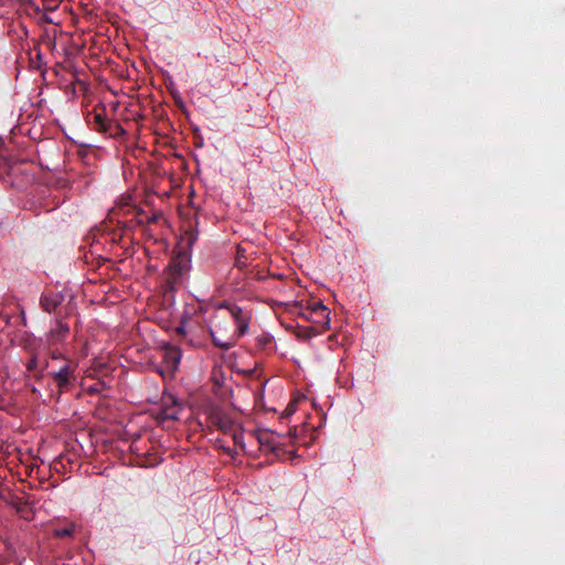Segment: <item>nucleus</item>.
<instances>
[{
  "label": "nucleus",
  "instance_id": "1",
  "mask_svg": "<svg viewBox=\"0 0 565 565\" xmlns=\"http://www.w3.org/2000/svg\"><path fill=\"white\" fill-rule=\"evenodd\" d=\"M249 320L247 311L237 305L222 301L216 306L209 328L213 344L228 350L247 332Z\"/></svg>",
  "mask_w": 565,
  "mask_h": 565
},
{
  "label": "nucleus",
  "instance_id": "2",
  "mask_svg": "<svg viewBox=\"0 0 565 565\" xmlns=\"http://www.w3.org/2000/svg\"><path fill=\"white\" fill-rule=\"evenodd\" d=\"M308 313H303L307 320L316 326L308 329V337H313L330 329V311L321 300H315L306 309Z\"/></svg>",
  "mask_w": 565,
  "mask_h": 565
},
{
  "label": "nucleus",
  "instance_id": "3",
  "mask_svg": "<svg viewBox=\"0 0 565 565\" xmlns=\"http://www.w3.org/2000/svg\"><path fill=\"white\" fill-rule=\"evenodd\" d=\"M206 415L209 423L226 434L233 431V428L237 425L230 413L217 404H211L206 407Z\"/></svg>",
  "mask_w": 565,
  "mask_h": 565
},
{
  "label": "nucleus",
  "instance_id": "4",
  "mask_svg": "<svg viewBox=\"0 0 565 565\" xmlns=\"http://www.w3.org/2000/svg\"><path fill=\"white\" fill-rule=\"evenodd\" d=\"M181 407L178 399L173 395L162 398V406L157 415V420L163 423L166 420H178Z\"/></svg>",
  "mask_w": 565,
  "mask_h": 565
},
{
  "label": "nucleus",
  "instance_id": "5",
  "mask_svg": "<svg viewBox=\"0 0 565 565\" xmlns=\"http://www.w3.org/2000/svg\"><path fill=\"white\" fill-rule=\"evenodd\" d=\"M51 376L55 382L58 394L66 392L74 380V369L68 362H65L57 371L51 372Z\"/></svg>",
  "mask_w": 565,
  "mask_h": 565
},
{
  "label": "nucleus",
  "instance_id": "6",
  "mask_svg": "<svg viewBox=\"0 0 565 565\" xmlns=\"http://www.w3.org/2000/svg\"><path fill=\"white\" fill-rule=\"evenodd\" d=\"M64 300V296L61 292L49 291L44 292L40 298L41 308L45 312H53Z\"/></svg>",
  "mask_w": 565,
  "mask_h": 565
},
{
  "label": "nucleus",
  "instance_id": "7",
  "mask_svg": "<svg viewBox=\"0 0 565 565\" xmlns=\"http://www.w3.org/2000/svg\"><path fill=\"white\" fill-rule=\"evenodd\" d=\"M163 360L168 367L177 369L181 360V350L178 347L166 345L163 348Z\"/></svg>",
  "mask_w": 565,
  "mask_h": 565
},
{
  "label": "nucleus",
  "instance_id": "8",
  "mask_svg": "<svg viewBox=\"0 0 565 565\" xmlns=\"http://www.w3.org/2000/svg\"><path fill=\"white\" fill-rule=\"evenodd\" d=\"M70 328L66 323H63L61 320L56 321V326L49 333V342L51 344L58 343L63 341L68 334Z\"/></svg>",
  "mask_w": 565,
  "mask_h": 565
},
{
  "label": "nucleus",
  "instance_id": "9",
  "mask_svg": "<svg viewBox=\"0 0 565 565\" xmlns=\"http://www.w3.org/2000/svg\"><path fill=\"white\" fill-rule=\"evenodd\" d=\"M277 436H275L271 433H264L259 436V443L263 446L268 447V449L274 452L275 455H279L280 447L278 441L276 440Z\"/></svg>",
  "mask_w": 565,
  "mask_h": 565
},
{
  "label": "nucleus",
  "instance_id": "10",
  "mask_svg": "<svg viewBox=\"0 0 565 565\" xmlns=\"http://www.w3.org/2000/svg\"><path fill=\"white\" fill-rule=\"evenodd\" d=\"M94 129L99 132H105V130H109L108 125L110 120H108L102 113L94 114Z\"/></svg>",
  "mask_w": 565,
  "mask_h": 565
},
{
  "label": "nucleus",
  "instance_id": "11",
  "mask_svg": "<svg viewBox=\"0 0 565 565\" xmlns=\"http://www.w3.org/2000/svg\"><path fill=\"white\" fill-rule=\"evenodd\" d=\"M74 531L75 525L73 523H70L64 527H55L53 530V535L58 539L71 537L73 536Z\"/></svg>",
  "mask_w": 565,
  "mask_h": 565
},
{
  "label": "nucleus",
  "instance_id": "12",
  "mask_svg": "<svg viewBox=\"0 0 565 565\" xmlns=\"http://www.w3.org/2000/svg\"><path fill=\"white\" fill-rule=\"evenodd\" d=\"M109 130H105V135H108L109 137H113V138H118V137H121L126 134L125 129L122 128V126L118 122H113L110 121V124L108 125Z\"/></svg>",
  "mask_w": 565,
  "mask_h": 565
},
{
  "label": "nucleus",
  "instance_id": "13",
  "mask_svg": "<svg viewBox=\"0 0 565 565\" xmlns=\"http://www.w3.org/2000/svg\"><path fill=\"white\" fill-rule=\"evenodd\" d=\"M246 259L247 256L245 248L238 245L235 258V266L239 269H244L247 266Z\"/></svg>",
  "mask_w": 565,
  "mask_h": 565
},
{
  "label": "nucleus",
  "instance_id": "14",
  "mask_svg": "<svg viewBox=\"0 0 565 565\" xmlns=\"http://www.w3.org/2000/svg\"><path fill=\"white\" fill-rule=\"evenodd\" d=\"M227 434L232 436L235 445H242L243 433L238 425H236L235 428H233V431H230Z\"/></svg>",
  "mask_w": 565,
  "mask_h": 565
},
{
  "label": "nucleus",
  "instance_id": "15",
  "mask_svg": "<svg viewBox=\"0 0 565 565\" xmlns=\"http://www.w3.org/2000/svg\"><path fill=\"white\" fill-rule=\"evenodd\" d=\"M38 369V358L33 355L29 362L26 363V370L30 372H34Z\"/></svg>",
  "mask_w": 565,
  "mask_h": 565
},
{
  "label": "nucleus",
  "instance_id": "16",
  "mask_svg": "<svg viewBox=\"0 0 565 565\" xmlns=\"http://www.w3.org/2000/svg\"><path fill=\"white\" fill-rule=\"evenodd\" d=\"M221 449L227 454L228 456H231L232 458H234L236 455H237V451L235 449H232L230 447H225L224 445H220Z\"/></svg>",
  "mask_w": 565,
  "mask_h": 565
},
{
  "label": "nucleus",
  "instance_id": "17",
  "mask_svg": "<svg viewBox=\"0 0 565 565\" xmlns=\"http://www.w3.org/2000/svg\"><path fill=\"white\" fill-rule=\"evenodd\" d=\"M60 356H61V354H60L57 351H53V352L51 353V358H52V359H58Z\"/></svg>",
  "mask_w": 565,
  "mask_h": 565
},
{
  "label": "nucleus",
  "instance_id": "18",
  "mask_svg": "<svg viewBox=\"0 0 565 565\" xmlns=\"http://www.w3.org/2000/svg\"><path fill=\"white\" fill-rule=\"evenodd\" d=\"M286 411H287L288 413H292V412L295 411V407H294L291 404H289V405L287 406V409H286Z\"/></svg>",
  "mask_w": 565,
  "mask_h": 565
},
{
  "label": "nucleus",
  "instance_id": "19",
  "mask_svg": "<svg viewBox=\"0 0 565 565\" xmlns=\"http://www.w3.org/2000/svg\"><path fill=\"white\" fill-rule=\"evenodd\" d=\"M269 341H270V339H268V338H265L264 340H259V342H260L263 345H265V344H266L267 342H269Z\"/></svg>",
  "mask_w": 565,
  "mask_h": 565
},
{
  "label": "nucleus",
  "instance_id": "20",
  "mask_svg": "<svg viewBox=\"0 0 565 565\" xmlns=\"http://www.w3.org/2000/svg\"><path fill=\"white\" fill-rule=\"evenodd\" d=\"M157 221V215H152L150 218H149V223H152V222H156Z\"/></svg>",
  "mask_w": 565,
  "mask_h": 565
},
{
  "label": "nucleus",
  "instance_id": "21",
  "mask_svg": "<svg viewBox=\"0 0 565 565\" xmlns=\"http://www.w3.org/2000/svg\"><path fill=\"white\" fill-rule=\"evenodd\" d=\"M195 239H196V237L193 234H191L190 244H192Z\"/></svg>",
  "mask_w": 565,
  "mask_h": 565
},
{
  "label": "nucleus",
  "instance_id": "22",
  "mask_svg": "<svg viewBox=\"0 0 565 565\" xmlns=\"http://www.w3.org/2000/svg\"><path fill=\"white\" fill-rule=\"evenodd\" d=\"M41 376H42V373H40L39 375L34 374V377H36V379H40Z\"/></svg>",
  "mask_w": 565,
  "mask_h": 565
}]
</instances>
